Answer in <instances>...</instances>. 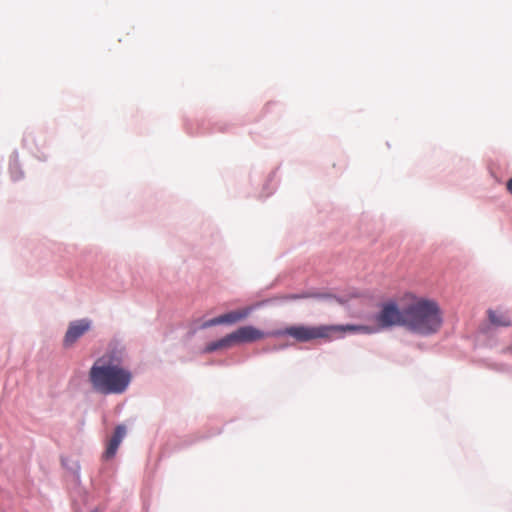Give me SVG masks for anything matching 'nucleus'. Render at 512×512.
Listing matches in <instances>:
<instances>
[{"mask_svg":"<svg viewBox=\"0 0 512 512\" xmlns=\"http://www.w3.org/2000/svg\"><path fill=\"white\" fill-rule=\"evenodd\" d=\"M406 328L420 335L438 332L443 324V312L431 299L416 298L406 307Z\"/></svg>","mask_w":512,"mask_h":512,"instance_id":"nucleus-2","label":"nucleus"},{"mask_svg":"<svg viewBox=\"0 0 512 512\" xmlns=\"http://www.w3.org/2000/svg\"><path fill=\"white\" fill-rule=\"evenodd\" d=\"M234 345H236L234 336L233 333H230L219 340L208 343L204 348V352L211 353L217 350L231 348Z\"/></svg>","mask_w":512,"mask_h":512,"instance_id":"nucleus-8","label":"nucleus"},{"mask_svg":"<svg viewBox=\"0 0 512 512\" xmlns=\"http://www.w3.org/2000/svg\"><path fill=\"white\" fill-rule=\"evenodd\" d=\"M131 380V372L121 365L120 357L114 353L98 358L89 371L93 389L104 395L122 394Z\"/></svg>","mask_w":512,"mask_h":512,"instance_id":"nucleus-1","label":"nucleus"},{"mask_svg":"<svg viewBox=\"0 0 512 512\" xmlns=\"http://www.w3.org/2000/svg\"><path fill=\"white\" fill-rule=\"evenodd\" d=\"M251 308L246 307L240 310L231 311L228 313H225L223 315H220L221 323L222 324H234L237 323L249 316L251 313Z\"/></svg>","mask_w":512,"mask_h":512,"instance_id":"nucleus-9","label":"nucleus"},{"mask_svg":"<svg viewBox=\"0 0 512 512\" xmlns=\"http://www.w3.org/2000/svg\"><path fill=\"white\" fill-rule=\"evenodd\" d=\"M126 435V427L124 425H118L115 428L114 434L109 439L107 447L104 453L106 459H111L115 456L120 443Z\"/></svg>","mask_w":512,"mask_h":512,"instance_id":"nucleus-7","label":"nucleus"},{"mask_svg":"<svg viewBox=\"0 0 512 512\" xmlns=\"http://www.w3.org/2000/svg\"><path fill=\"white\" fill-rule=\"evenodd\" d=\"M488 317L490 322L495 326L507 327L511 324L508 315L499 310H489Z\"/></svg>","mask_w":512,"mask_h":512,"instance_id":"nucleus-10","label":"nucleus"},{"mask_svg":"<svg viewBox=\"0 0 512 512\" xmlns=\"http://www.w3.org/2000/svg\"><path fill=\"white\" fill-rule=\"evenodd\" d=\"M307 297H310V295H308V294H302V295L291 294V295H288L286 297V299L296 300V299L307 298Z\"/></svg>","mask_w":512,"mask_h":512,"instance_id":"nucleus-12","label":"nucleus"},{"mask_svg":"<svg viewBox=\"0 0 512 512\" xmlns=\"http://www.w3.org/2000/svg\"><path fill=\"white\" fill-rule=\"evenodd\" d=\"M220 324H222L221 323V318H220V316H218V317H215V318H212V319L206 321L202 326L204 328H207V327H211V326H215V325H220Z\"/></svg>","mask_w":512,"mask_h":512,"instance_id":"nucleus-11","label":"nucleus"},{"mask_svg":"<svg viewBox=\"0 0 512 512\" xmlns=\"http://www.w3.org/2000/svg\"><path fill=\"white\" fill-rule=\"evenodd\" d=\"M375 321L380 329L392 326L406 327V308L400 310L396 302H385L382 304L380 311L375 316Z\"/></svg>","mask_w":512,"mask_h":512,"instance_id":"nucleus-4","label":"nucleus"},{"mask_svg":"<svg viewBox=\"0 0 512 512\" xmlns=\"http://www.w3.org/2000/svg\"><path fill=\"white\" fill-rule=\"evenodd\" d=\"M91 327V322L87 319L73 321L69 324L63 339L64 347H71L82 337Z\"/></svg>","mask_w":512,"mask_h":512,"instance_id":"nucleus-5","label":"nucleus"},{"mask_svg":"<svg viewBox=\"0 0 512 512\" xmlns=\"http://www.w3.org/2000/svg\"><path fill=\"white\" fill-rule=\"evenodd\" d=\"M345 332H361V333H373L374 329L365 325H318V326H307V325H293L283 330H278L271 333L272 336L280 337L288 335L294 338L297 342L305 343L316 339L332 338L335 333Z\"/></svg>","mask_w":512,"mask_h":512,"instance_id":"nucleus-3","label":"nucleus"},{"mask_svg":"<svg viewBox=\"0 0 512 512\" xmlns=\"http://www.w3.org/2000/svg\"><path fill=\"white\" fill-rule=\"evenodd\" d=\"M232 333L234 336L235 344L254 342L261 340L266 336L263 331L253 326H243Z\"/></svg>","mask_w":512,"mask_h":512,"instance_id":"nucleus-6","label":"nucleus"}]
</instances>
